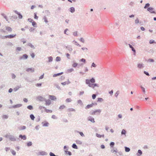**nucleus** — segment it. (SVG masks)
I'll list each match as a JSON object with an SVG mask.
<instances>
[{"mask_svg": "<svg viewBox=\"0 0 156 156\" xmlns=\"http://www.w3.org/2000/svg\"><path fill=\"white\" fill-rule=\"evenodd\" d=\"M48 62H51L52 61L53 58L52 57H51V56L49 57H48Z\"/></svg>", "mask_w": 156, "mask_h": 156, "instance_id": "22", "label": "nucleus"}, {"mask_svg": "<svg viewBox=\"0 0 156 156\" xmlns=\"http://www.w3.org/2000/svg\"><path fill=\"white\" fill-rule=\"evenodd\" d=\"M73 42L76 45L78 46H80V45L76 41H73Z\"/></svg>", "mask_w": 156, "mask_h": 156, "instance_id": "46", "label": "nucleus"}, {"mask_svg": "<svg viewBox=\"0 0 156 156\" xmlns=\"http://www.w3.org/2000/svg\"><path fill=\"white\" fill-rule=\"evenodd\" d=\"M2 118L4 119H7L8 118V116L6 115H3L2 116Z\"/></svg>", "mask_w": 156, "mask_h": 156, "instance_id": "52", "label": "nucleus"}, {"mask_svg": "<svg viewBox=\"0 0 156 156\" xmlns=\"http://www.w3.org/2000/svg\"><path fill=\"white\" fill-rule=\"evenodd\" d=\"M27 45H28V46L34 49V48H35L34 46V45H32V44L30 43H28L27 44Z\"/></svg>", "mask_w": 156, "mask_h": 156, "instance_id": "30", "label": "nucleus"}, {"mask_svg": "<svg viewBox=\"0 0 156 156\" xmlns=\"http://www.w3.org/2000/svg\"><path fill=\"white\" fill-rule=\"evenodd\" d=\"M90 82L92 83H94L95 82V79L94 78H92L90 80Z\"/></svg>", "mask_w": 156, "mask_h": 156, "instance_id": "28", "label": "nucleus"}, {"mask_svg": "<svg viewBox=\"0 0 156 156\" xmlns=\"http://www.w3.org/2000/svg\"><path fill=\"white\" fill-rule=\"evenodd\" d=\"M28 56L26 54H24L22 56L19 57V59L20 60H24L26 59L27 58Z\"/></svg>", "mask_w": 156, "mask_h": 156, "instance_id": "3", "label": "nucleus"}, {"mask_svg": "<svg viewBox=\"0 0 156 156\" xmlns=\"http://www.w3.org/2000/svg\"><path fill=\"white\" fill-rule=\"evenodd\" d=\"M128 44L129 45V48L131 49L134 52L133 55H136V50H135V49L132 46V45H131L130 44Z\"/></svg>", "mask_w": 156, "mask_h": 156, "instance_id": "6", "label": "nucleus"}, {"mask_svg": "<svg viewBox=\"0 0 156 156\" xmlns=\"http://www.w3.org/2000/svg\"><path fill=\"white\" fill-rule=\"evenodd\" d=\"M78 65V64L76 63H74L73 65L72 66L73 67L75 68Z\"/></svg>", "mask_w": 156, "mask_h": 156, "instance_id": "55", "label": "nucleus"}, {"mask_svg": "<svg viewBox=\"0 0 156 156\" xmlns=\"http://www.w3.org/2000/svg\"><path fill=\"white\" fill-rule=\"evenodd\" d=\"M154 10V8L152 7H150L147 8V10L152 13H155V12L153 10Z\"/></svg>", "mask_w": 156, "mask_h": 156, "instance_id": "4", "label": "nucleus"}, {"mask_svg": "<svg viewBox=\"0 0 156 156\" xmlns=\"http://www.w3.org/2000/svg\"><path fill=\"white\" fill-rule=\"evenodd\" d=\"M32 23V25L34 27H37V24L36 22L34 21Z\"/></svg>", "mask_w": 156, "mask_h": 156, "instance_id": "33", "label": "nucleus"}, {"mask_svg": "<svg viewBox=\"0 0 156 156\" xmlns=\"http://www.w3.org/2000/svg\"><path fill=\"white\" fill-rule=\"evenodd\" d=\"M70 12L72 13H73L75 11V8L73 7H71L70 8Z\"/></svg>", "mask_w": 156, "mask_h": 156, "instance_id": "23", "label": "nucleus"}, {"mask_svg": "<svg viewBox=\"0 0 156 156\" xmlns=\"http://www.w3.org/2000/svg\"><path fill=\"white\" fill-rule=\"evenodd\" d=\"M22 105L21 104H18L16 105H13L12 107V108H18L21 107Z\"/></svg>", "mask_w": 156, "mask_h": 156, "instance_id": "11", "label": "nucleus"}, {"mask_svg": "<svg viewBox=\"0 0 156 156\" xmlns=\"http://www.w3.org/2000/svg\"><path fill=\"white\" fill-rule=\"evenodd\" d=\"M65 151L66 154H69V156L72 155V153L70 151Z\"/></svg>", "mask_w": 156, "mask_h": 156, "instance_id": "35", "label": "nucleus"}, {"mask_svg": "<svg viewBox=\"0 0 156 156\" xmlns=\"http://www.w3.org/2000/svg\"><path fill=\"white\" fill-rule=\"evenodd\" d=\"M125 151L126 152H128L130 151V149L129 147H125Z\"/></svg>", "mask_w": 156, "mask_h": 156, "instance_id": "32", "label": "nucleus"}, {"mask_svg": "<svg viewBox=\"0 0 156 156\" xmlns=\"http://www.w3.org/2000/svg\"><path fill=\"white\" fill-rule=\"evenodd\" d=\"M21 41L23 42V44H24L26 42V41L25 40V39L24 38L21 39Z\"/></svg>", "mask_w": 156, "mask_h": 156, "instance_id": "63", "label": "nucleus"}, {"mask_svg": "<svg viewBox=\"0 0 156 156\" xmlns=\"http://www.w3.org/2000/svg\"><path fill=\"white\" fill-rule=\"evenodd\" d=\"M95 111H92L90 112V114L92 115H94L95 114Z\"/></svg>", "mask_w": 156, "mask_h": 156, "instance_id": "62", "label": "nucleus"}, {"mask_svg": "<svg viewBox=\"0 0 156 156\" xmlns=\"http://www.w3.org/2000/svg\"><path fill=\"white\" fill-rule=\"evenodd\" d=\"M37 98L40 101H45V98L41 96H39L37 97Z\"/></svg>", "mask_w": 156, "mask_h": 156, "instance_id": "7", "label": "nucleus"}, {"mask_svg": "<svg viewBox=\"0 0 156 156\" xmlns=\"http://www.w3.org/2000/svg\"><path fill=\"white\" fill-rule=\"evenodd\" d=\"M9 139L10 140L12 141H18L19 140V138H16L14 136L11 135L9 137Z\"/></svg>", "mask_w": 156, "mask_h": 156, "instance_id": "2", "label": "nucleus"}, {"mask_svg": "<svg viewBox=\"0 0 156 156\" xmlns=\"http://www.w3.org/2000/svg\"><path fill=\"white\" fill-rule=\"evenodd\" d=\"M27 108L29 110H32L33 108V106L31 105H30L27 106Z\"/></svg>", "mask_w": 156, "mask_h": 156, "instance_id": "45", "label": "nucleus"}, {"mask_svg": "<svg viewBox=\"0 0 156 156\" xmlns=\"http://www.w3.org/2000/svg\"><path fill=\"white\" fill-rule=\"evenodd\" d=\"M49 155L50 156H58L57 155H55L54 153L51 152L50 153Z\"/></svg>", "mask_w": 156, "mask_h": 156, "instance_id": "59", "label": "nucleus"}, {"mask_svg": "<svg viewBox=\"0 0 156 156\" xmlns=\"http://www.w3.org/2000/svg\"><path fill=\"white\" fill-rule=\"evenodd\" d=\"M68 112H75V110L73 108H69L67 109Z\"/></svg>", "mask_w": 156, "mask_h": 156, "instance_id": "27", "label": "nucleus"}, {"mask_svg": "<svg viewBox=\"0 0 156 156\" xmlns=\"http://www.w3.org/2000/svg\"><path fill=\"white\" fill-rule=\"evenodd\" d=\"M103 101V99L101 98H98V101L101 102Z\"/></svg>", "mask_w": 156, "mask_h": 156, "instance_id": "60", "label": "nucleus"}, {"mask_svg": "<svg viewBox=\"0 0 156 156\" xmlns=\"http://www.w3.org/2000/svg\"><path fill=\"white\" fill-rule=\"evenodd\" d=\"M96 66H97V65L94 62H93L92 63V65H91V67H94L95 68L96 67Z\"/></svg>", "mask_w": 156, "mask_h": 156, "instance_id": "57", "label": "nucleus"}, {"mask_svg": "<svg viewBox=\"0 0 156 156\" xmlns=\"http://www.w3.org/2000/svg\"><path fill=\"white\" fill-rule=\"evenodd\" d=\"M76 142L77 144H82V142L79 140H76Z\"/></svg>", "mask_w": 156, "mask_h": 156, "instance_id": "31", "label": "nucleus"}, {"mask_svg": "<svg viewBox=\"0 0 156 156\" xmlns=\"http://www.w3.org/2000/svg\"><path fill=\"white\" fill-rule=\"evenodd\" d=\"M135 24H138L139 23V20L138 18H137L135 20Z\"/></svg>", "mask_w": 156, "mask_h": 156, "instance_id": "54", "label": "nucleus"}, {"mask_svg": "<svg viewBox=\"0 0 156 156\" xmlns=\"http://www.w3.org/2000/svg\"><path fill=\"white\" fill-rule=\"evenodd\" d=\"M6 29L8 31H12V28L9 27H6Z\"/></svg>", "mask_w": 156, "mask_h": 156, "instance_id": "26", "label": "nucleus"}, {"mask_svg": "<svg viewBox=\"0 0 156 156\" xmlns=\"http://www.w3.org/2000/svg\"><path fill=\"white\" fill-rule=\"evenodd\" d=\"M95 113H97V112H98L99 114H100L101 113V110L100 109H97V110H95Z\"/></svg>", "mask_w": 156, "mask_h": 156, "instance_id": "53", "label": "nucleus"}, {"mask_svg": "<svg viewBox=\"0 0 156 156\" xmlns=\"http://www.w3.org/2000/svg\"><path fill=\"white\" fill-rule=\"evenodd\" d=\"M150 4L149 3H147L145 5V6H144V9H146L149 7L150 6Z\"/></svg>", "mask_w": 156, "mask_h": 156, "instance_id": "40", "label": "nucleus"}, {"mask_svg": "<svg viewBox=\"0 0 156 156\" xmlns=\"http://www.w3.org/2000/svg\"><path fill=\"white\" fill-rule=\"evenodd\" d=\"M45 112L47 113H48V112L51 113L52 112V110H50L47 109L46 108H45Z\"/></svg>", "mask_w": 156, "mask_h": 156, "instance_id": "43", "label": "nucleus"}, {"mask_svg": "<svg viewBox=\"0 0 156 156\" xmlns=\"http://www.w3.org/2000/svg\"><path fill=\"white\" fill-rule=\"evenodd\" d=\"M77 133H78L82 136H84V135L83 132L76 131Z\"/></svg>", "mask_w": 156, "mask_h": 156, "instance_id": "39", "label": "nucleus"}, {"mask_svg": "<svg viewBox=\"0 0 156 156\" xmlns=\"http://www.w3.org/2000/svg\"><path fill=\"white\" fill-rule=\"evenodd\" d=\"M63 73V72H61L60 73H58L57 74H55L53 75V77H55L57 76H60Z\"/></svg>", "mask_w": 156, "mask_h": 156, "instance_id": "25", "label": "nucleus"}, {"mask_svg": "<svg viewBox=\"0 0 156 156\" xmlns=\"http://www.w3.org/2000/svg\"><path fill=\"white\" fill-rule=\"evenodd\" d=\"M27 145L28 147L31 146L32 145V143L31 142H28L27 143Z\"/></svg>", "mask_w": 156, "mask_h": 156, "instance_id": "50", "label": "nucleus"}, {"mask_svg": "<svg viewBox=\"0 0 156 156\" xmlns=\"http://www.w3.org/2000/svg\"><path fill=\"white\" fill-rule=\"evenodd\" d=\"M49 97L51 99L53 100H56V97L53 95H49Z\"/></svg>", "mask_w": 156, "mask_h": 156, "instance_id": "18", "label": "nucleus"}, {"mask_svg": "<svg viewBox=\"0 0 156 156\" xmlns=\"http://www.w3.org/2000/svg\"><path fill=\"white\" fill-rule=\"evenodd\" d=\"M144 64L143 63H139L137 64V67L139 69H141L144 67Z\"/></svg>", "mask_w": 156, "mask_h": 156, "instance_id": "16", "label": "nucleus"}, {"mask_svg": "<svg viewBox=\"0 0 156 156\" xmlns=\"http://www.w3.org/2000/svg\"><path fill=\"white\" fill-rule=\"evenodd\" d=\"M11 151L13 155H15L16 154V152L15 151L13 150H11Z\"/></svg>", "mask_w": 156, "mask_h": 156, "instance_id": "61", "label": "nucleus"}, {"mask_svg": "<svg viewBox=\"0 0 156 156\" xmlns=\"http://www.w3.org/2000/svg\"><path fill=\"white\" fill-rule=\"evenodd\" d=\"M140 87H141L143 92H144V94H145V90L144 88L142 86H141Z\"/></svg>", "mask_w": 156, "mask_h": 156, "instance_id": "56", "label": "nucleus"}, {"mask_svg": "<svg viewBox=\"0 0 156 156\" xmlns=\"http://www.w3.org/2000/svg\"><path fill=\"white\" fill-rule=\"evenodd\" d=\"M11 75L12 78V79H14L16 78V76L13 73H12L11 74Z\"/></svg>", "mask_w": 156, "mask_h": 156, "instance_id": "41", "label": "nucleus"}, {"mask_svg": "<svg viewBox=\"0 0 156 156\" xmlns=\"http://www.w3.org/2000/svg\"><path fill=\"white\" fill-rule=\"evenodd\" d=\"M126 133V131L124 129H123L121 132V134L122 135H125Z\"/></svg>", "mask_w": 156, "mask_h": 156, "instance_id": "29", "label": "nucleus"}, {"mask_svg": "<svg viewBox=\"0 0 156 156\" xmlns=\"http://www.w3.org/2000/svg\"><path fill=\"white\" fill-rule=\"evenodd\" d=\"M54 85L55 87L58 90H61V88L59 86L58 84L57 83H55L54 84Z\"/></svg>", "mask_w": 156, "mask_h": 156, "instance_id": "20", "label": "nucleus"}, {"mask_svg": "<svg viewBox=\"0 0 156 156\" xmlns=\"http://www.w3.org/2000/svg\"><path fill=\"white\" fill-rule=\"evenodd\" d=\"M65 47L69 51H71L73 50L72 46L71 45H68L67 46H66Z\"/></svg>", "mask_w": 156, "mask_h": 156, "instance_id": "9", "label": "nucleus"}, {"mask_svg": "<svg viewBox=\"0 0 156 156\" xmlns=\"http://www.w3.org/2000/svg\"><path fill=\"white\" fill-rule=\"evenodd\" d=\"M49 125V123L48 122H46L45 123H44V124H43V126H48Z\"/></svg>", "mask_w": 156, "mask_h": 156, "instance_id": "58", "label": "nucleus"}, {"mask_svg": "<svg viewBox=\"0 0 156 156\" xmlns=\"http://www.w3.org/2000/svg\"><path fill=\"white\" fill-rule=\"evenodd\" d=\"M14 12L18 15V18L20 19H22L23 18L22 15L20 13V12H18L16 10H15Z\"/></svg>", "mask_w": 156, "mask_h": 156, "instance_id": "5", "label": "nucleus"}, {"mask_svg": "<svg viewBox=\"0 0 156 156\" xmlns=\"http://www.w3.org/2000/svg\"><path fill=\"white\" fill-rule=\"evenodd\" d=\"M26 71L28 72L30 71L32 73L34 72V69L32 68H28L26 69Z\"/></svg>", "mask_w": 156, "mask_h": 156, "instance_id": "14", "label": "nucleus"}, {"mask_svg": "<svg viewBox=\"0 0 156 156\" xmlns=\"http://www.w3.org/2000/svg\"><path fill=\"white\" fill-rule=\"evenodd\" d=\"M90 80L88 79H86V84L88 85V86L91 87L94 90H96L97 89L96 88V87H99V85L97 83H90Z\"/></svg>", "mask_w": 156, "mask_h": 156, "instance_id": "1", "label": "nucleus"}, {"mask_svg": "<svg viewBox=\"0 0 156 156\" xmlns=\"http://www.w3.org/2000/svg\"><path fill=\"white\" fill-rule=\"evenodd\" d=\"M70 83V82L69 81V79L67 81L65 82H62L61 83V84L63 85L64 86L66 84L68 85Z\"/></svg>", "mask_w": 156, "mask_h": 156, "instance_id": "12", "label": "nucleus"}, {"mask_svg": "<svg viewBox=\"0 0 156 156\" xmlns=\"http://www.w3.org/2000/svg\"><path fill=\"white\" fill-rule=\"evenodd\" d=\"M21 87V85H20V86H17L16 87H15L13 89V90L15 91H17L18 90V89Z\"/></svg>", "mask_w": 156, "mask_h": 156, "instance_id": "24", "label": "nucleus"}, {"mask_svg": "<svg viewBox=\"0 0 156 156\" xmlns=\"http://www.w3.org/2000/svg\"><path fill=\"white\" fill-rule=\"evenodd\" d=\"M30 119H31V120H34V119L35 118L34 115L33 114H31L30 115Z\"/></svg>", "mask_w": 156, "mask_h": 156, "instance_id": "37", "label": "nucleus"}, {"mask_svg": "<svg viewBox=\"0 0 156 156\" xmlns=\"http://www.w3.org/2000/svg\"><path fill=\"white\" fill-rule=\"evenodd\" d=\"M93 105H94L93 103H92V104H90V105H88L86 106L85 108L86 109H89L90 108L92 107L93 106Z\"/></svg>", "mask_w": 156, "mask_h": 156, "instance_id": "21", "label": "nucleus"}, {"mask_svg": "<svg viewBox=\"0 0 156 156\" xmlns=\"http://www.w3.org/2000/svg\"><path fill=\"white\" fill-rule=\"evenodd\" d=\"M4 17L5 19L6 20V21H8V20L7 19V17L5 15L4 13H2L1 14Z\"/></svg>", "mask_w": 156, "mask_h": 156, "instance_id": "38", "label": "nucleus"}, {"mask_svg": "<svg viewBox=\"0 0 156 156\" xmlns=\"http://www.w3.org/2000/svg\"><path fill=\"white\" fill-rule=\"evenodd\" d=\"M40 154L41 155H46V153L44 151H42L40 152Z\"/></svg>", "mask_w": 156, "mask_h": 156, "instance_id": "34", "label": "nucleus"}, {"mask_svg": "<svg viewBox=\"0 0 156 156\" xmlns=\"http://www.w3.org/2000/svg\"><path fill=\"white\" fill-rule=\"evenodd\" d=\"M72 147L74 149H77L78 148L77 146L75 144H73L72 146Z\"/></svg>", "mask_w": 156, "mask_h": 156, "instance_id": "36", "label": "nucleus"}, {"mask_svg": "<svg viewBox=\"0 0 156 156\" xmlns=\"http://www.w3.org/2000/svg\"><path fill=\"white\" fill-rule=\"evenodd\" d=\"M61 60V58L60 57L58 56L56 58V61L57 62L60 61Z\"/></svg>", "mask_w": 156, "mask_h": 156, "instance_id": "49", "label": "nucleus"}, {"mask_svg": "<svg viewBox=\"0 0 156 156\" xmlns=\"http://www.w3.org/2000/svg\"><path fill=\"white\" fill-rule=\"evenodd\" d=\"M142 154V152L140 150H139L138 151L137 153L136 154V155L137 156H140Z\"/></svg>", "mask_w": 156, "mask_h": 156, "instance_id": "17", "label": "nucleus"}, {"mask_svg": "<svg viewBox=\"0 0 156 156\" xmlns=\"http://www.w3.org/2000/svg\"><path fill=\"white\" fill-rule=\"evenodd\" d=\"M7 35L4 36L0 35V38H1L2 39H5V38H7Z\"/></svg>", "mask_w": 156, "mask_h": 156, "instance_id": "44", "label": "nucleus"}, {"mask_svg": "<svg viewBox=\"0 0 156 156\" xmlns=\"http://www.w3.org/2000/svg\"><path fill=\"white\" fill-rule=\"evenodd\" d=\"M18 129L20 130H24L26 129V127L25 126H22L18 127Z\"/></svg>", "mask_w": 156, "mask_h": 156, "instance_id": "19", "label": "nucleus"}, {"mask_svg": "<svg viewBox=\"0 0 156 156\" xmlns=\"http://www.w3.org/2000/svg\"><path fill=\"white\" fill-rule=\"evenodd\" d=\"M16 50H18V51H20L22 50V49L20 47H17L16 49Z\"/></svg>", "mask_w": 156, "mask_h": 156, "instance_id": "64", "label": "nucleus"}, {"mask_svg": "<svg viewBox=\"0 0 156 156\" xmlns=\"http://www.w3.org/2000/svg\"><path fill=\"white\" fill-rule=\"evenodd\" d=\"M65 108V106L64 105H62L60 106V107L59 108V109H64Z\"/></svg>", "mask_w": 156, "mask_h": 156, "instance_id": "48", "label": "nucleus"}, {"mask_svg": "<svg viewBox=\"0 0 156 156\" xmlns=\"http://www.w3.org/2000/svg\"><path fill=\"white\" fill-rule=\"evenodd\" d=\"M71 98H67L66 100V102H71Z\"/></svg>", "mask_w": 156, "mask_h": 156, "instance_id": "51", "label": "nucleus"}, {"mask_svg": "<svg viewBox=\"0 0 156 156\" xmlns=\"http://www.w3.org/2000/svg\"><path fill=\"white\" fill-rule=\"evenodd\" d=\"M87 120L93 123H94L95 122L94 119L91 116L88 117L87 118Z\"/></svg>", "mask_w": 156, "mask_h": 156, "instance_id": "8", "label": "nucleus"}, {"mask_svg": "<svg viewBox=\"0 0 156 156\" xmlns=\"http://www.w3.org/2000/svg\"><path fill=\"white\" fill-rule=\"evenodd\" d=\"M16 34H10L9 35H7V38H12L16 36Z\"/></svg>", "mask_w": 156, "mask_h": 156, "instance_id": "15", "label": "nucleus"}, {"mask_svg": "<svg viewBox=\"0 0 156 156\" xmlns=\"http://www.w3.org/2000/svg\"><path fill=\"white\" fill-rule=\"evenodd\" d=\"M7 45L9 46H10L11 47L13 45V44L11 42H8L7 43Z\"/></svg>", "mask_w": 156, "mask_h": 156, "instance_id": "42", "label": "nucleus"}, {"mask_svg": "<svg viewBox=\"0 0 156 156\" xmlns=\"http://www.w3.org/2000/svg\"><path fill=\"white\" fill-rule=\"evenodd\" d=\"M115 145V143L114 142H112L110 143V145L111 147H113V146Z\"/></svg>", "mask_w": 156, "mask_h": 156, "instance_id": "47", "label": "nucleus"}, {"mask_svg": "<svg viewBox=\"0 0 156 156\" xmlns=\"http://www.w3.org/2000/svg\"><path fill=\"white\" fill-rule=\"evenodd\" d=\"M44 101L46 102L45 104L46 105H49L51 103V101L49 99L47 100L45 99Z\"/></svg>", "mask_w": 156, "mask_h": 156, "instance_id": "10", "label": "nucleus"}, {"mask_svg": "<svg viewBox=\"0 0 156 156\" xmlns=\"http://www.w3.org/2000/svg\"><path fill=\"white\" fill-rule=\"evenodd\" d=\"M19 137L21 138V139H23L24 140H26L27 139L26 136L25 135H22L21 134L19 136Z\"/></svg>", "mask_w": 156, "mask_h": 156, "instance_id": "13", "label": "nucleus"}]
</instances>
